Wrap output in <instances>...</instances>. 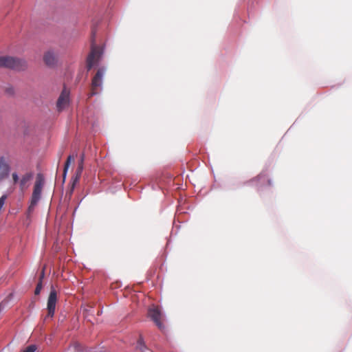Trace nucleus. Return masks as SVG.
I'll return each mask as SVG.
<instances>
[{
	"label": "nucleus",
	"mask_w": 352,
	"mask_h": 352,
	"mask_svg": "<svg viewBox=\"0 0 352 352\" xmlns=\"http://www.w3.org/2000/svg\"><path fill=\"white\" fill-rule=\"evenodd\" d=\"M0 67L16 70H24L27 67L25 60L8 56H0Z\"/></svg>",
	"instance_id": "nucleus-1"
},
{
	"label": "nucleus",
	"mask_w": 352,
	"mask_h": 352,
	"mask_svg": "<svg viewBox=\"0 0 352 352\" xmlns=\"http://www.w3.org/2000/svg\"><path fill=\"white\" fill-rule=\"evenodd\" d=\"M102 48L95 44L94 38L91 41V52L87 58V68L90 70L94 65H97L102 55Z\"/></svg>",
	"instance_id": "nucleus-2"
},
{
	"label": "nucleus",
	"mask_w": 352,
	"mask_h": 352,
	"mask_svg": "<svg viewBox=\"0 0 352 352\" xmlns=\"http://www.w3.org/2000/svg\"><path fill=\"white\" fill-rule=\"evenodd\" d=\"M44 184V179L41 174H38L34 186L29 211L33 210L35 206L41 199L42 188Z\"/></svg>",
	"instance_id": "nucleus-3"
},
{
	"label": "nucleus",
	"mask_w": 352,
	"mask_h": 352,
	"mask_svg": "<svg viewBox=\"0 0 352 352\" xmlns=\"http://www.w3.org/2000/svg\"><path fill=\"white\" fill-rule=\"evenodd\" d=\"M105 73L104 68H100L98 69L96 74L93 77L91 85V91L89 94V97H91L98 94L101 89L102 85V78Z\"/></svg>",
	"instance_id": "nucleus-4"
},
{
	"label": "nucleus",
	"mask_w": 352,
	"mask_h": 352,
	"mask_svg": "<svg viewBox=\"0 0 352 352\" xmlns=\"http://www.w3.org/2000/svg\"><path fill=\"white\" fill-rule=\"evenodd\" d=\"M148 316L160 329H162L164 328L162 323V314L159 307L155 306L151 307L148 310Z\"/></svg>",
	"instance_id": "nucleus-5"
},
{
	"label": "nucleus",
	"mask_w": 352,
	"mask_h": 352,
	"mask_svg": "<svg viewBox=\"0 0 352 352\" xmlns=\"http://www.w3.org/2000/svg\"><path fill=\"white\" fill-rule=\"evenodd\" d=\"M57 301V293L56 291L52 288L48 299H47V317L52 318L54 315L55 309H56V304Z\"/></svg>",
	"instance_id": "nucleus-6"
},
{
	"label": "nucleus",
	"mask_w": 352,
	"mask_h": 352,
	"mask_svg": "<svg viewBox=\"0 0 352 352\" xmlns=\"http://www.w3.org/2000/svg\"><path fill=\"white\" fill-rule=\"evenodd\" d=\"M69 91L65 88L62 91L56 102V107L58 110L60 111L63 109H64L66 107V106L69 104Z\"/></svg>",
	"instance_id": "nucleus-7"
},
{
	"label": "nucleus",
	"mask_w": 352,
	"mask_h": 352,
	"mask_svg": "<svg viewBox=\"0 0 352 352\" xmlns=\"http://www.w3.org/2000/svg\"><path fill=\"white\" fill-rule=\"evenodd\" d=\"M10 164L8 160L4 157H0V182L6 179L10 172Z\"/></svg>",
	"instance_id": "nucleus-8"
},
{
	"label": "nucleus",
	"mask_w": 352,
	"mask_h": 352,
	"mask_svg": "<svg viewBox=\"0 0 352 352\" xmlns=\"http://www.w3.org/2000/svg\"><path fill=\"white\" fill-rule=\"evenodd\" d=\"M57 60V54L52 50L46 52L43 56V61L48 67L55 66Z\"/></svg>",
	"instance_id": "nucleus-9"
},
{
	"label": "nucleus",
	"mask_w": 352,
	"mask_h": 352,
	"mask_svg": "<svg viewBox=\"0 0 352 352\" xmlns=\"http://www.w3.org/2000/svg\"><path fill=\"white\" fill-rule=\"evenodd\" d=\"M84 160H85V155H84V153H82L80 155V160H79L78 164V168L76 170V175L74 177V183H78L81 177V175H82V170L84 168Z\"/></svg>",
	"instance_id": "nucleus-10"
},
{
	"label": "nucleus",
	"mask_w": 352,
	"mask_h": 352,
	"mask_svg": "<svg viewBox=\"0 0 352 352\" xmlns=\"http://www.w3.org/2000/svg\"><path fill=\"white\" fill-rule=\"evenodd\" d=\"M75 160V156L74 155H69L67 157V159L65 162V166H64V169H63V178L65 179V177H66V175H67V172L68 170V168L70 166V164L72 162H73Z\"/></svg>",
	"instance_id": "nucleus-11"
},
{
	"label": "nucleus",
	"mask_w": 352,
	"mask_h": 352,
	"mask_svg": "<svg viewBox=\"0 0 352 352\" xmlns=\"http://www.w3.org/2000/svg\"><path fill=\"white\" fill-rule=\"evenodd\" d=\"M44 277V270L41 272V274L39 277V281L37 283V285L36 287L34 294L35 295H38L42 289L43 285H42V280Z\"/></svg>",
	"instance_id": "nucleus-12"
},
{
	"label": "nucleus",
	"mask_w": 352,
	"mask_h": 352,
	"mask_svg": "<svg viewBox=\"0 0 352 352\" xmlns=\"http://www.w3.org/2000/svg\"><path fill=\"white\" fill-rule=\"evenodd\" d=\"M32 173H26L25 175H24L20 181L21 187L23 188L25 185V184L32 178Z\"/></svg>",
	"instance_id": "nucleus-13"
},
{
	"label": "nucleus",
	"mask_w": 352,
	"mask_h": 352,
	"mask_svg": "<svg viewBox=\"0 0 352 352\" xmlns=\"http://www.w3.org/2000/svg\"><path fill=\"white\" fill-rule=\"evenodd\" d=\"M138 347L142 351L146 349V346L143 342V340L140 338L138 341Z\"/></svg>",
	"instance_id": "nucleus-14"
},
{
	"label": "nucleus",
	"mask_w": 352,
	"mask_h": 352,
	"mask_svg": "<svg viewBox=\"0 0 352 352\" xmlns=\"http://www.w3.org/2000/svg\"><path fill=\"white\" fill-rule=\"evenodd\" d=\"M72 182L71 188H70L69 190L67 192V195H69V197H71V196L73 193V191L74 190L75 186L77 184V183L74 182V177H72Z\"/></svg>",
	"instance_id": "nucleus-15"
},
{
	"label": "nucleus",
	"mask_w": 352,
	"mask_h": 352,
	"mask_svg": "<svg viewBox=\"0 0 352 352\" xmlns=\"http://www.w3.org/2000/svg\"><path fill=\"white\" fill-rule=\"evenodd\" d=\"M36 350V345L32 344L28 346L23 352H34Z\"/></svg>",
	"instance_id": "nucleus-16"
},
{
	"label": "nucleus",
	"mask_w": 352,
	"mask_h": 352,
	"mask_svg": "<svg viewBox=\"0 0 352 352\" xmlns=\"http://www.w3.org/2000/svg\"><path fill=\"white\" fill-rule=\"evenodd\" d=\"M6 199H7V195H4L0 197V210L3 208Z\"/></svg>",
	"instance_id": "nucleus-17"
},
{
	"label": "nucleus",
	"mask_w": 352,
	"mask_h": 352,
	"mask_svg": "<svg viewBox=\"0 0 352 352\" xmlns=\"http://www.w3.org/2000/svg\"><path fill=\"white\" fill-rule=\"evenodd\" d=\"M12 179L14 184H16L19 181L18 175L16 173H12Z\"/></svg>",
	"instance_id": "nucleus-18"
},
{
	"label": "nucleus",
	"mask_w": 352,
	"mask_h": 352,
	"mask_svg": "<svg viewBox=\"0 0 352 352\" xmlns=\"http://www.w3.org/2000/svg\"><path fill=\"white\" fill-rule=\"evenodd\" d=\"M265 177V175L261 173L259 175L257 176V177L256 179H261V177Z\"/></svg>",
	"instance_id": "nucleus-19"
}]
</instances>
